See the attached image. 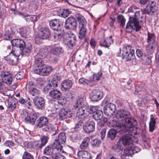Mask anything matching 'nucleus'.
<instances>
[{"instance_id": "1", "label": "nucleus", "mask_w": 159, "mask_h": 159, "mask_svg": "<svg viewBox=\"0 0 159 159\" xmlns=\"http://www.w3.org/2000/svg\"><path fill=\"white\" fill-rule=\"evenodd\" d=\"M116 117L117 120H113L111 123L112 127L120 134L127 132L120 138L117 143V148L120 150L124 147L132 145L133 138L137 133L135 126L137 122L131 116L130 112L127 110H118Z\"/></svg>"}, {"instance_id": "2", "label": "nucleus", "mask_w": 159, "mask_h": 159, "mask_svg": "<svg viewBox=\"0 0 159 159\" xmlns=\"http://www.w3.org/2000/svg\"><path fill=\"white\" fill-rule=\"evenodd\" d=\"M33 71L34 73L42 76H47L52 70L50 66L45 65L41 59L34 60Z\"/></svg>"}, {"instance_id": "3", "label": "nucleus", "mask_w": 159, "mask_h": 159, "mask_svg": "<svg viewBox=\"0 0 159 159\" xmlns=\"http://www.w3.org/2000/svg\"><path fill=\"white\" fill-rule=\"evenodd\" d=\"M131 46L129 45L120 48L117 53L122 59L125 58L126 61H130L134 56V51L131 50Z\"/></svg>"}, {"instance_id": "4", "label": "nucleus", "mask_w": 159, "mask_h": 159, "mask_svg": "<svg viewBox=\"0 0 159 159\" xmlns=\"http://www.w3.org/2000/svg\"><path fill=\"white\" fill-rule=\"evenodd\" d=\"M75 16L76 19L79 23V28L80 30L79 37L80 39H82L84 38L86 34V22L85 18L81 14L76 13Z\"/></svg>"}, {"instance_id": "5", "label": "nucleus", "mask_w": 159, "mask_h": 159, "mask_svg": "<svg viewBox=\"0 0 159 159\" xmlns=\"http://www.w3.org/2000/svg\"><path fill=\"white\" fill-rule=\"evenodd\" d=\"M66 140V134L64 133H60L57 138L55 139L53 147L57 151V153L61 154L65 152L63 149V147L61 144L64 143Z\"/></svg>"}, {"instance_id": "6", "label": "nucleus", "mask_w": 159, "mask_h": 159, "mask_svg": "<svg viewBox=\"0 0 159 159\" xmlns=\"http://www.w3.org/2000/svg\"><path fill=\"white\" fill-rule=\"evenodd\" d=\"M32 48V45L29 43L26 47H22V49L20 48H13L11 53L18 59L19 56H28L30 54Z\"/></svg>"}, {"instance_id": "7", "label": "nucleus", "mask_w": 159, "mask_h": 159, "mask_svg": "<svg viewBox=\"0 0 159 159\" xmlns=\"http://www.w3.org/2000/svg\"><path fill=\"white\" fill-rule=\"evenodd\" d=\"M1 74L2 80H0V92L3 93L4 89L5 84L8 85L11 84L13 78L12 75L8 72H2Z\"/></svg>"}, {"instance_id": "8", "label": "nucleus", "mask_w": 159, "mask_h": 159, "mask_svg": "<svg viewBox=\"0 0 159 159\" xmlns=\"http://www.w3.org/2000/svg\"><path fill=\"white\" fill-rule=\"evenodd\" d=\"M141 28L139 25V21L136 18L131 17L128 22L125 28L126 31L130 33L132 30H135L136 31H139Z\"/></svg>"}, {"instance_id": "9", "label": "nucleus", "mask_w": 159, "mask_h": 159, "mask_svg": "<svg viewBox=\"0 0 159 159\" xmlns=\"http://www.w3.org/2000/svg\"><path fill=\"white\" fill-rule=\"evenodd\" d=\"M76 37L75 35L71 32L66 34L64 37L65 43L70 48H73L75 46Z\"/></svg>"}, {"instance_id": "10", "label": "nucleus", "mask_w": 159, "mask_h": 159, "mask_svg": "<svg viewBox=\"0 0 159 159\" xmlns=\"http://www.w3.org/2000/svg\"><path fill=\"white\" fill-rule=\"evenodd\" d=\"M107 101L104 100L102 102V105H105L104 107V111L105 114L108 116H111L114 113L116 107L115 105L112 103H107Z\"/></svg>"}, {"instance_id": "11", "label": "nucleus", "mask_w": 159, "mask_h": 159, "mask_svg": "<svg viewBox=\"0 0 159 159\" xmlns=\"http://www.w3.org/2000/svg\"><path fill=\"white\" fill-rule=\"evenodd\" d=\"M77 116L79 118L82 119L80 120L82 121V123H83L84 121L88 120L89 119V117L88 116L86 107H80L77 112Z\"/></svg>"}, {"instance_id": "12", "label": "nucleus", "mask_w": 159, "mask_h": 159, "mask_svg": "<svg viewBox=\"0 0 159 159\" xmlns=\"http://www.w3.org/2000/svg\"><path fill=\"white\" fill-rule=\"evenodd\" d=\"M56 109V112L58 113L59 118L61 120L70 118L73 115L72 111H67L64 108H57Z\"/></svg>"}, {"instance_id": "13", "label": "nucleus", "mask_w": 159, "mask_h": 159, "mask_svg": "<svg viewBox=\"0 0 159 159\" xmlns=\"http://www.w3.org/2000/svg\"><path fill=\"white\" fill-rule=\"evenodd\" d=\"M103 96V92L99 89H94L89 94L91 100L93 101H97L102 99Z\"/></svg>"}, {"instance_id": "14", "label": "nucleus", "mask_w": 159, "mask_h": 159, "mask_svg": "<svg viewBox=\"0 0 159 159\" xmlns=\"http://www.w3.org/2000/svg\"><path fill=\"white\" fill-rule=\"evenodd\" d=\"M77 23L76 20L72 16L68 18L65 21V27L68 30L76 29Z\"/></svg>"}, {"instance_id": "15", "label": "nucleus", "mask_w": 159, "mask_h": 159, "mask_svg": "<svg viewBox=\"0 0 159 159\" xmlns=\"http://www.w3.org/2000/svg\"><path fill=\"white\" fill-rule=\"evenodd\" d=\"M50 52L57 57L54 59V61L56 62L58 59V57L63 53V50L62 48L60 47L54 46L51 49Z\"/></svg>"}, {"instance_id": "16", "label": "nucleus", "mask_w": 159, "mask_h": 159, "mask_svg": "<svg viewBox=\"0 0 159 159\" xmlns=\"http://www.w3.org/2000/svg\"><path fill=\"white\" fill-rule=\"evenodd\" d=\"M84 129L87 133L92 132L95 129V123L93 121H84Z\"/></svg>"}, {"instance_id": "17", "label": "nucleus", "mask_w": 159, "mask_h": 159, "mask_svg": "<svg viewBox=\"0 0 159 159\" xmlns=\"http://www.w3.org/2000/svg\"><path fill=\"white\" fill-rule=\"evenodd\" d=\"M35 106L38 109H41L44 106L45 101L43 98L41 97H36L33 99Z\"/></svg>"}, {"instance_id": "18", "label": "nucleus", "mask_w": 159, "mask_h": 159, "mask_svg": "<svg viewBox=\"0 0 159 159\" xmlns=\"http://www.w3.org/2000/svg\"><path fill=\"white\" fill-rule=\"evenodd\" d=\"M61 22L59 19H54L51 20L49 23L51 28L53 30L57 31H61Z\"/></svg>"}, {"instance_id": "19", "label": "nucleus", "mask_w": 159, "mask_h": 159, "mask_svg": "<svg viewBox=\"0 0 159 159\" xmlns=\"http://www.w3.org/2000/svg\"><path fill=\"white\" fill-rule=\"evenodd\" d=\"M149 6L147 7L144 10L143 13L147 14L153 13L157 10V7L156 5L155 2L153 1H150Z\"/></svg>"}, {"instance_id": "20", "label": "nucleus", "mask_w": 159, "mask_h": 159, "mask_svg": "<svg viewBox=\"0 0 159 159\" xmlns=\"http://www.w3.org/2000/svg\"><path fill=\"white\" fill-rule=\"evenodd\" d=\"M39 34L40 37L43 39L48 38L50 35L49 30L46 27H42L40 29Z\"/></svg>"}, {"instance_id": "21", "label": "nucleus", "mask_w": 159, "mask_h": 159, "mask_svg": "<svg viewBox=\"0 0 159 159\" xmlns=\"http://www.w3.org/2000/svg\"><path fill=\"white\" fill-rule=\"evenodd\" d=\"M11 43L13 47H15L16 48H20L22 49V47H24L25 46V44L24 41L21 39H13L11 41Z\"/></svg>"}, {"instance_id": "22", "label": "nucleus", "mask_w": 159, "mask_h": 159, "mask_svg": "<svg viewBox=\"0 0 159 159\" xmlns=\"http://www.w3.org/2000/svg\"><path fill=\"white\" fill-rule=\"evenodd\" d=\"M37 116L35 113H31L30 114H27L26 117L25 118V121L28 122L32 125L34 124L36 119Z\"/></svg>"}, {"instance_id": "23", "label": "nucleus", "mask_w": 159, "mask_h": 159, "mask_svg": "<svg viewBox=\"0 0 159 159\" xmlns=\"http://www.w3.org/2000/svg\"><path fill=\"white\" fill-rule=\"evenodd\" d=\"M73 85L72 81L69 80H65L61 84V89L65 91L69 90Z\"/></svg>"}, {"instance_id": "24", "label": "nucleus", "mask_w": 159, "mask_h": 159, "mask_svg": "<svg viewBox=\"0 0 159 159\" xmlns=\"http://www.w3.org/2000/svg\"><path fill=\"white\" fill-rule=\"evenodd\" d=\"M77 156L80 159H90L92 157L91 153L85 151H79L77 153Z\"/></svg>"}, {"instance_id": "25", "label": "nucleus", "mask_w": 159, "mask_h": 159, "mask_svg": "<svg viewBox=\"0 0 159 159\" xmlns=\"http://www.w3.org/2000/svg\"><path fill=\"white\" fill-rule=\"evenodd\" d=\"M112 38V36H110L108 38L102 40L100 43V46L108 48L110 45L113 43V40Z\"/></svg>"}, {"instance_id": "26", "label": "nucleus", "mask_w": 159, "mask_h": 159, "mask_svg": "<svg viewBox=\"0 0 159 159\" xmlns=\"http://www.w3.org/2000/svg\"><path fill=\"white\" fill-rule=\"evenodd\" d=\"M4 59L12 65H16L17 62V59L11 53L8 56L4 57Z\"/></svg>"}, {"instance_id": "27", "label": "nucleus", "mask_w": 159, "mask_h": 159, "mask_svg": "<svg viewBox=\"0 0 159 159\" xmlns=\"http://www.w3.org/2000/svg\"><path fill=\"white\" fill-rule=\"evenodd\" d=\"M48 119L44 116L41 117L37 121V126L39 128H41L48 124Z\"/></svg>"}, {"instance_id": "28", "label": "nucleus", "mask_w": 159, "mask_h": 159, "mask_svg": "<svg viewBox=\"0 0 159 159\" xmlns=\"http://www.w3.org/2000/svg\"><path fill=\"white\" fill-rule=\"evenodd\" d=\"M56 128L51 124L48 123L43 128V131L50 133L52 135H54L56 131Z\"/></svg>"}, {"instance_id": "29", "label": "nucleus", "mask_w": 159, "mask_h": 159, "mask_svg": "<svg viewBox=\"0 0 159 159\" xmlns=\"http://www.w3.org/2000/svg\"><path fill=\"white\" fill-rule=\"evenodd\" d=\"M48 51L46 49H42L40 50L39 52L35 56V59H42L45 57L48 54Z\"/></svg>"}, {"instance_id": "30", "label": "nucleus", "mask_w": 159, "mask_h": 159, "mask_svg": "<svg viewBox=\"0 0 159 159\" xmlns=\"http://www.w3.org/2000/svg\"><path fill=\"white\" fill-rule=\"evenodd\" d=\"M49 94L53 98H58L61 96V93L57 89H53L50 91Z\"/></svg>"}, {"instance_id": "31", "label": "nucleus", "mask_w": 159, "mask_h": 159, "mask_svg": "<svg viewBox=\"0 0 159 159\" xmlns=\"http://www.w3.org/2000/svg\"><path fill=\"white\" fill-rule=\"evenodd\" d=\"M113 128L115 129L116 130L114 129H110L108 131L107 135V137L111 140H113L115 138L117 133L119 132L115 128Z\"/></svg>"}, {"instance_id": "32", "label": "nucleus", "mask_w": 159, "mask_h": 159, "mask_svg": "<svg viewBox=\"0 0 159 159\" xmlns=\"http://www.w3.org/2000/svg\"><path fill=\"white\" fill-rule=\"evenodd\" d=\"M16 107V102L14 100L9 99L8 100L7 108L9 111H12L14 110Z\"/></svg>"}, {"instance_id": "33", "label": "nucleus", "mask_w": 159, "mask_h": 159, "mask_svg": "<svg viewBox=\"0 0 159 159\" xmlns=\"http://www.w3.org/2000/svg\"><path fill=\"white\" fill-rule=\"evenodd\" d=\"M151 118L149 123V130L151 132H152L155 129V125L156 123V119L152 117V115H151Z\"/></svg>"}, {"instance_id": "34", "label": "nucleus", "mask_w": 159, "mask_h": 159, "mask_svg": "<svg viewBox=\"0 0 159 159\" xmlns=\"http://www.w3.org/2000/svg\"><path fill=\"white\" fill-rule=\"evenodd\" d=\"M157 44L156 42L149 43L148 48H147V52L148 55L153 53L157 47Z\"/></svg>"}, {"instance_id": "35", "label": "nucleus", "mask_w": 159, "mask_h": 159, "mask_svg": "<svg viewBox=\"0 0 159 159\" xmlns=\"http://www.w3.org/2000/svg\"><path fill=\"white\" fill-rule=\"evenodd\" d=\"M90 139L87 137L85 138L80 145V148L82 150L86 149L88 147Z\"/></svg>"}, {"instance_id": "36", "label": "nucleus", "mask_w": 159, "mask_h": 159, "mask_svg": "<svg viewBox=\"0 0 159 159\" xmlns=\"http://www.w3.org/2000/svg\"><path fill=\"white\" fill-rule=\"evenodd\" d=\"M71 13V11L68 9H64L62 10H60L59 12V15L64 18H66Z\"/></svg>"}, {"instance_id": "37", "label": "nucleus", "mask_w": 159, "mask_h": 159, "mask_svg": "<svg viewBox=\"0 0 159 159\" xmlns=\"http://www.w3.org/2000/svg\"><path fill=\"white\" fill-rule=\"evenodd\" d=\"M58 80V76L54 75L52 80L49 81L48 83L52 87L55 88L57 86V83Z\"/></svg>"}, {"instance_id": "38", "label": "nucleus", "mask_w": 159, "mask_h": 159, "mask_svg": "<svg viewBox=\"0 0 159 159\" xmlns=\"http://www.w3.org/2000/svg\"><path fill=\"white\" fill-rule=\"evenodd\" d=\"M103 116V112L102 111L98 110L96 111L93 115V117L96 120H99L101 119Z\"/></svg>"}, {"instance_id": "39", "label": "nucleus", "mask_w": 159, "mask_h": 159, "mask_svg": "<svg viewBox=\"0 0 159 159\" xmlns=\"http://www.w3.org/2000/svg\"><path fill=\"white\" fill-rule=\"evenodd\" d=\"M40 139L41 141L39 142V143H38V144L39 145V147L41 148L47 143L48 138L46 136H43Z\"/></svg>"}, {"instance_id": "40", "label": "nucleus", "mask_w": 159, "mask_h": 159, "mask_svg": "<svg viewBox=\"0 0 159 159\" xmlns=\"http://www.w3.org/2000/svg\"><path fill=\"white\" fill-rule=\"evenodd\" d=\"M102 71L101 70L99 71L97 73H94L93 75V79H90V80L93 81L99 80L102 78Z\"/></svg>"}, {"instance_id": "41", "label": "nucleus", "mask_w": 159, "mask_h": 159, "mask_svg": "<svg viewBox=\"0 0 159 159\" xmlns=\"http://www.w3.org/2000/svg\"><path fill=\"white\" fill-rule=\"evenodd\" d=\"M22 16L25 18V19L27 21H32L34 22L37 20V17L35 15H28L25 16L22 15Z\"/></svg>"}, {"instance_id": "42", "label": "nucleus", "mask_w": 159, "mask_h": 159, "mask_svg": "<svg viewBox=\"0 0 159 159\" xmlns=\"http://www.w3.org/2000/svg\"><path fill=\"white\" fill-rule=\"evenodd\" d=\"M16 27H12L11 28V32H8L7 31L5 34V35L6 36H7V38H6L7 39H10V38H11L12 37L11 36V34H14L16 30Z\"/></svg>"}, {"instance_id": "43", "label": "nucleus", "mask_w": 159, "mask_h": 159, "mask_svg": "<svg viewBox=\"0 0 159 159\" xmlns=\"http://www.w3.org/2000/svg\"><path fill=\"white\" fill-rule=\"evenodd\" d=\"M87 111L88 113V115L90 114L96 112L98 111V107L96 106H92L90 107H86Z\"/></svg>"}, {"instance_id": "44", "label": "nucleus", "mask_w": 159, "mask_h": 159, "mask_svg": "<svg viewBox=\"0 0 159 159\" xmlns=\"http://www.w3.org/2000/svg\"><path fill=\"white\" fill-rule=\"evenodd\" d=\"M130 146H129L128 148L124 149L123 155L126 157L131 156L133 154L132 149H131Z\"/></svg>"}, {"instance_id": "45", "label": "nucleus", "mask_w": 159, "mask_h": 159, "mask_svg": "<svg viewBox=\"0 0 159 159\" xmlns=\"http://www.w3.org/2000/svg\"><path fill=\"white\" fill-rule=\"evenodd\" d=\"M84 100V99L83 97H78V99L76 100L75 103L74 105L75 109L81 105Z\"/></svg>"}, {"instance_id": "46", "label": "nucleus", "mask_w": 159, "mask_h": 159, "mask_svg": "<svg viewBox=\"0 0 159 159\" xmlns=\"http://www.w3.org/2000/svg\"><path fill=\"white\" fill-rule=\"evenodd\" d=\"M148 42L149 43L156 42L155 35L151 33H148Z\"/></svg>"}, {"instance_id": "47", "label": "nucleus", "mask_w": 159, "mask_h": 159, "mask_svg": "<svg viewBox=\"0 0 159 159\" xmlns=\"http://www.w3.org/2000/svg\"><path fill=\"white\" fill-rule=\"evenodd\" d=\"M53 152V148H52L47 146L43 150V153L44 154L49 155L52 154Z\"/></svg>"}, {"instance_id": "48", "label": "nucleus", "mask_w": 159, "mask_h": 159, "mask_svg": "<svg viewBox=\"0 0 159 159\" xmlns=\"http://www.w3.org/2000/svg\"><path fill=\"white\" fill-rule=\"evenodd\" d=\"M21 36L23 37H26L27 31L25 27L20 28L18 30Z\"/></svg>"}, {"instance_id": "49", "label": "nucleus", "mask_w": 159, "mask_h": 159, "mask_svg": "<svg viewBox=\"0 0 159 159\" xmlns=\"http://www.w3.org/2000/svg\"><path fill=\"white\" fill-rule=\"evenodd\" d=\"M30 94L36 97H38L37 95L39 93V91L37 89L34 88L33 89L30 88V90L28 91Z\"/></svg>"}, {"instance_id": "50", "label": "nucleus", "mask_w": 159, "mask_h": 159, "mask_svg": "<svg viewBox=\"0 0 159 159\" xmlns=\"http://www.w3.org/2000/svg\"><path fill=\"white\" fill-rule=\"evenodd\" d=\"M118 21L120 23V26L123 27L125 24V19L122 15H119L117 17Z\"/></svg>"}, {"instance_id": "51", "label": "nucleus", "mask_w": 159, "mask_h": 159, "mask_svg": "<svg viewBox=\"0 0 159 159\" xmlns=\"http://www.w3.org/2000/svg\"><path fill=\"white\" fill-rule=\"evenodd\" d=\"M58 100V103L61 105L65 104L67 102V100L66 98L64 97H59L58 98H57Z\"/></svg>"}, {"instance_id": "52", "label": "nucleus", "mask_w": 159, "mask_h": 159, "mask_svg": "<svg viewBox=\"0 0 159 159\" xmlns=\"http://www.w3.org/2000/svg\"><path fill=\"white\" fill-rule=\"evenodd\" d=\"M19 102L22 104H24L25 103H27L28 104L29 107H27V108L29 109L30 108V107L31 106V105L30 102L28 101L27 100H25L23 98L21 97L20 98V99L19 100Z\"/></svg>"}, {"instance_id": "53", "label": "nucleus", "mask_w": 159, "mask_h": 159, "mask_svg": "<svg viewBox=\"0 0 159 159\" xmlns=\"http://www.w3.org/2000/svg\"><path fill=\"white\" fill-rule=\"evenodd\" d=\"M23 159H34L30 153L25 152L22 156Z\"/></svg>"}, {"instance_id": "54", "label": "nucleus", "mask_w": 159, "mask_h": 159, "mask_svg": "<svg viewBox=\"0 0 159 159\" xmlns=\"http://www.w3.org/2000/svg\"><path fill=\"white\" fill-rule=\"evenodd\" d=\"M60 33H55L54 35V38L56 40H59L62 37L63 35V33L60 31Z\"/></svg>"}, {"instance_id": "55", "label": "nucleus", "mask_w": 159, "mask_h": 159, "mask_svg": "<svg viewBox=\"0 0 159 159\" xmlns=\"http://www.w3.org/2000/svg\"><path fill=\"white\" fill-rule=\"evenodd\" d=\"M79 83L83 85H88L90 83V81L84 78H82L79 79Z\"/></svg>"}, {"instance_id": "56", "label": "nucleus", "mask_w": 159, "mask_h": 159, "mask_svg": "<svg viewBox=\"0 0 159 159\" xmlns=\"http://www.w3.org/2000/svg\"><path fill=\"white\" fill-rule=\"evenodd\" d=\"M39 36V34L38 35L35 36V42L37 44H40L42 43L43 39H42L41 37Z\"/></svg>"}, {"instance_id": "57", "label": "nucleus", "mask_w": 159, "mask_h": 159, "mask_svg": "<svg viewBox=\"0 0 159 159\" xmlns=\"http://www.w3.org/2000/svg\"><path fill=\"white\" fill-rule=\"evenodd\" d=\"M101 141L98 139H94L92 145L94 147H98L101 144Z\"/></svg>"}, {"instance_id": "58", "label": "nucleus", "mask_w": 159, "mask_h": 159, "mask_svg": "<svg viewBox=\"0 0 159 159\" xmlns=\"http://www.w3.org/2000/svg\"><path fill=\"white\" fill-rule=\"evenodd\" d=\"M132 146L131 145V146H130V148L131 149H132V151L133 152V154H134V153H137L139 152L140 151V149L139 148V147L137 146H135L134 147H132Z\"/></svg>"}, {"instance_id": "59", "label": "nucleus", "mask_w": 159, "mask_h": 159, "mask_svg": "<svg viewBox=\"0 0 159 159\" xmlns=\"http://www.w3.org/2000/svg\"><path fill=\"white\" fill-rule=\"evenodd\" d=\"M34 85L32 82H30L26 86V88L28 89V91L30 90V88L31 89L34 88Z\"/></svg>"}, {"instance_id": "60", "label": "nucleus", "mask_w": 159, "mask_h": 159, "mask_svg": "<svg viewBox=\"0 0 159 159\" xmlns=\"http://www.w3.org/2000/svg\"><path fill=\"white\" fill-rule=\"evenodd\" d=\"M106 132V129L104 128L102 129L100 132L101 138L103 139L105 137Z\"/></svg>"}, {"instance_id": "61", "label": "nucleus", "mask_w": 159, "mask_h": 159, "mask_svg": "<svg viewBox=\"0 0 159 159\" xmlns=\"http://www.w3.org/2000/svg\"><path fill=\"white\" fill-rule=\"evenodd\" d=\"M136 56L139 58L142 57L143 55V53L142 51L139 49H137L136 50Z\"/></svg>"}, {"instance_id": "62", "label": "nucleus", "mask_w": 159, "mask_h": 159, "mask_svg": "<svg viewBox=\"0 0 159 159\" xmlns=\"http://www.w3.org/2000/svg\"><path fill=\"white\" fill-rule=\"evenodd\" d=\"M16 77L17 80H20L23 79L24 75L22 72H20L16 75Z\"/></svg>"}, {"instance_id": "63", "label": "nucleus", "mask_w": 159, "mask_h": 159, "mask_svg": "<svg viewBox=\"0 0 159 159\" xmlns=\"http://www.w3.org/2000/svg\"><path fill=\"white\" fill-rule=\"evenodd\" d=\"M4 145L6 146H13L14 145V143L9 140L6 141L4 143Z\"/></svg>"}, {"instance_id": "64", "label": "nucleus", "mask_w": 159, "mask_h": 159, "mask_svg": "<svg viewBox=\"0 0 159 159\" xmlns=\"http://www.w3.org/2000/svg\"><path fill=\"white\" fill-rule=\"evenodd\" d=\"M156 60L159 68V51H158L156 56Z\"/></svg>"}]
</instances>
